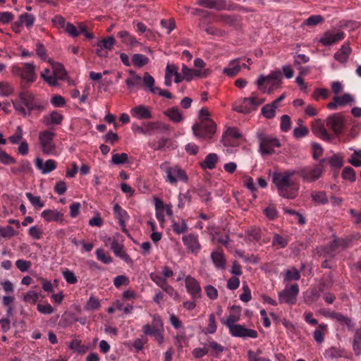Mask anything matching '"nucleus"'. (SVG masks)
I'll return each instance as SVG.
<instances>
[{"mask_svg": "<svg viewBox=\"0 0 361 361\" xmlns=\"http://www.w3.org/2000/svg\"><path fill=\"white\" fill-rule=\"evenodd\" d=\"M239 320V317H226L221 319V323L229 329L230 333L233 336L247 339L248 338H256L258 333L252 329H247L235 322Z\"/></svg>", "mask_w": 361, "mask_h": 361, "instance_id": "nucleus-1", "label": "nucleus"}, {"mask_svg": "<svg viewBox=\"0 0 361 361\" xmlns=\"http://www.w3.org/2000/svg\"><path fill=\"white\" fill-rule=\"evenodd\" d=\"M326 159H321L319 163L298 169V176L303 181L312 183L320 178L325 171Z\"/></svg>", "mask_w": 361, "mask_h": 361, "instance_id": "nucleus-2", "label": "nucleus"}, {"mask_svg": "<svg viewBox=\"0 0 361 361\" xmlns=\"http://www.w3.org/2000/svg\"><path fill=\"white\" fill-rule=\"evenodd\" d=\"M160 169L166 173V181L171 184H176L178 181L186 183L188 180L185 171L178 165L169 166L168 162H164L160 165Z\"/></svg>", "mask_w": 361, "mask_h": 361, "instance_id": "nucleus-3", "label": "nucleus"}, {"mask_svg": "<svg viewBox=\"0 0 361 361\" xmlns=\"http://www.w3.org/2000/svg\"><path fill=\"white\" fill-rule=\"evenodd\" d=\"M281 73L280 71L272 72L267 76L260 75L256 83L259 90L271 94L274 88L281 85Z\"/></svg>", "mask_w": 361, "mask_h": 361, "instance_id": "nucleus-4", "label": "nucleus"}, {"mask_svg": "<svg viewBox=\"0 0 361 361\" xmlns=\"http://www.w3.org/2000/svg\"><path fill=\"white\" fill-rule=\"evenodd\" d=\"M216 130V126L212 119L205 118L192 126L195 135L204 140L211 139L215 134Z\"/></svg>", "mask_w": 361, "mask_h": 361, "instance_id": "nucleus-5", "label": "nucleus"}, {"mask_svg": "<svg viewBox=\"0 0 361 361\" xmlns=\"http://www.w3.org/2000/svg\"><path fill=\"white\" fill-rule=\"evenodd\" d=\"M257 137L259 141V150L262 155L271 154L274 153V147L281 146L278 139L264 133H258Z\"/></svg>", "mask_w": 361, "mask_h": 361, "instance_id": "nucleus-6", "label": "nucleus"}, {"mask_svg": "<svg viewBox=\"0 0 361 361\" xmlns=\"http://www.w3.org/2000/svg\"><path fill=\"white\" fill-rule=\"evenodd\" d=\"M252 93L250 97L243 99L239 104H235L233 109L235 111L243 114H250L252 111L255 110L258 106L264 102V99H260L254 95Z\"/></svg>", "mask_w": 361, "mask_h": 361, "instance_id": "nucleus-7", "label": "nucleus"}, {"mask_svg": "<svg viewBox=\"0 0 361 361\" xmlns=\"http://www.w3.org/2000/svg\"><path fill=\"white\" fill-rule=\"evenodd\" d=\"M163 324L160 317L154 319L151 325L146 324L143 326V332L145 335L152 336L154 340L159 344L163 343L164 337L162 334Z\"/></svg>", "mask_w": 361, "mask_h": 361, "instance_id": "nucleus-8", "label": "nucleus"}, {"mask_svg": "<svg viewBox=\"0 0 361 361\" xmlns=\"http://www.w3.org/2000/svg\"><path fill=\"white\" fill-rule=\"evenodd\" d=\"M280 196L287 199H294L298 193L299 185L295 182H288L286 184L281 182H273Z\"/></svg>", "mask_w": 361, "mask_h": 361, "instance_id": "nucleus-9", "label": "nucleus"}, {"mask_svg": "<svg viewBox=\"0 0 361 361\" xmlns=\"http://www.w3.org/2000/svg\"><path fill=\"white\" fill-rule=\"evenodd\" d=\"M54 136L55 133L49 130L39 133V140L44 154H50L55 149V145L53 142Z\"/></svg>", "mask_w": 361, "mask_h": 361, "instance_id": "nucleus-10", "label": "nucleus"}, {"mask_svg": "<svg viewBox=\"0 0 361 361\" xmlns=\"http://www.w3.org/2000/svg\"><path fill=\"white\" fill-rule=\"evenodd\" d=\"M18 97L27 109L28 114L34 110H44V106L35 99V95L32 92L29 91L21 92Z\"/></svg>", "mask_w": 361, "mask_h": 361, "instance_id": "nucleus-11", "label": "nucleus"}, {"mask_svg": "<svg viewBox=\"0 0 361 361\" xmlns=\"http://www.w3.org/2000/svg\"><path fill=\"white\" fill-rule=\"evenodd\" d=\"M185 285L188 293L192 300L202 298V288L200 282L194 277L188 275L185 279Z\"/></svg>", "mask_w": 361, "mask_h": 361, "instance_id": "nucleus-12", "label": "nucleus"}, {"mask_svg": "<svg viewBox=\"0 0 361 361\" xmlns=\"http://www.w3.org/2000/svg\"><path fill=\"white\" fill-rule=\"evenodd\" d=\"M13 72L20 76L21 79L27 82H33L37 78L33 63H25L23 67H13Z\"/></svg>", "mask_w": 361, "mask_h": 361, "instance_id": "nucleus-13", "label": "nucleus"}, {"mask_svg": "<svg viewBox=\"0 0 361 361\" xmlns=\"http://www.w3.org/2000/svg\"><path fill=\"white\" fill-rule=\"evenodd\" d=\"M299 292L298 284L286 286L285 289L279 293V300L281 303L294 304L296 301V296Z\"/></svg>", "mask_w": 361, "mask_h": 361, "instance_id": "nucleus-14", "label": "nucleus"}, {"mask_svg": "<svg viewBox=\"0 0 361 361\" xmlns=\"http://www.w3.org/2000/svg\"><path fill=\"white\" fill-rule=\"evenodd\" d=\"M326 126L330 128L336 135H340L342 133L345 126L344 117L341 114H334L327 118Z\"/></svg>", "mask_w": 361, "mask_h": 361, "instance_id": "nucleus-15", "label": "nucleus"}, {"mask_svg": "<svg viewBox=\"0 0 361 361\" xmlns=\"http://www.w3.org/2000/svg\"><path fill=\"white\" fill-rule=\"evenodd\" d=\"M182 240L189 252L195 255H197L200 252L202 246L199 242L198 235L197 234L189 233L183 236Z\"/></svg>", "mask_w": 361, "mask_h": 361, "instance_id": "nucleus-16", "label": "nucleus"}, {"mask_svg": "<svg viewBox=\"0 0 361 361\" xmlns=\"http://www.w3.org/2000/svg\"><path fill=\"white\" fill-rule=\"evenodd\" d=\"M243 18L240 15L220 14L216 18V21L228 25L235 30H241L243 27Z\"/></svg>", "mask_w": 361, "mask_h": 361, "instance_id": "nucleus-17", "label": "nucleus"}, {"mask_svg": "<svg viewBox=\"0 0 361 361\" xmlns=\"http://www.w3.org/2000/svg\"><path fill=\"white\" fill-rule=\"evenodd\" d=\"M345 34L343 32H336L328 30L325 32L320 39L319 42L324 46H330L337 42L343 39Z\"/></svg>", "mask_w": 361, "mask_h": 361, "instance_id": "nucleus-18", "label": "nucleus"}, {"mask_svg": "<svg viewBox=\"0 0 361 361\" xmlns=\"http://www.w3.org/2000/svg\"><path fill=\"white\" fill-rule=\"evenodd\" d=\"M196 4L202 7L217 11L232 9L230 7H227L226 0H198Z\"/></svg>", "mask_w": 361, "mask_h": 361, "instance_id": "nucleus-19", "label": "nucleus"}, {"mask_svg": "<svg viewBox=\"0 0 361 361\" xmlns=\"http://www.w3.org/2000/svg\"><path fill=\"white\" fill-rule=\"evenodd\" d=\"M311 130L316 136L324 140L330 141L332 139V136L327 132L324 123L319 119L312 122Z\"/></svg>", "mask_w": 361, "mask_h": 361, "instance_id": "nucleus-20", "label": "nucleus"}, {"mask_svg": "<svg viewBox=\"0 0 361 361\" xmlns=\"http://www.w3.org/2000/svg\"><path fill=\"white\" fill-rule=\"evenodd\" d=\"M110 248L116 257H120L126 263L130 264L133 262L131 257L123 250V245L118 240L113 239Z\"/></svg>", "mask_w": 361, "mask_h": 361, "instance_id": "nucleus-21", "label": "nucleus"}, {"mask_svg": "<svg viewBox=\"0 0 361 361\" xmlns=\"http://www.w3.org/2000/svg\"><path fill=\"white\" fill-rule=\"evenodd\" d=\"M130 114L137 119H149L152 118L150 108L145 105H138L131 109Z\"/></svg>", "mask_w": 361, "mask_h": 361, "instance_id": "nucleus-22", "label": "nucleus"}, {"mask_svg": "<svg viewBox=\"0 0 361 361\" xmlns=\"http://www.w3.org/2000/svg\"><path fill=\"white\" fill-rule=\"evenodd\" d=\"M41 216L47 222H57L62 224L63 221V214L55 209H46L41 213Z\"/></svg>", "mask_w": 361, "mask_h": 361, "instance_id": "nucleus-23", "label": "nucleus"}, {"mask_svg": "<svg viewBox=\"0 0 361 361\" xmlns=\"http://www.w3.org/2000/svg\"><path fill=\"white\" fill-rule=\"evenodd\" d=\"M11 172L16 176H23L31 173L32 169L30 161L27 159H23L20 161L18 166L11 167Z\"/></svg>", "mask_w": 361, "mask_h": 361, "instance_id": "nucleus-24", "label": "nucleus"}, {"mask_svg": "<svg viewBox=\"0 0 361 361\" xmlns=\"http://www.w3.org/2000/svg\"><path fill=\"white\" fill-rule=\"evenodd\" d=\"M35 165L43 174L49 173L56 168V162L54 159H48L45 163H43L42 159L37 158Z\"/></svg>", "mask_w": 361, "mask_h": 361, "instance_id": "nucleus-25", "label": "nucleus"}, {"mask_svg": "<svg viewBox=\"0 0 361 361\" xmlns=\"http://www.w3.org/2000/svg\"><path fill=\"white\" fill-rule=\"evenodd\" d=\"M294 175H298V170H287L283 173H274L273 182H281V183L286 184L290 180L291 177Z\"/></svg>", "mask_w": 361, "mask_h": 361, "instance_id": "nucleus-26", "label": "nucleus"}, {"mask_svg": "<svg viewBox=\"0 0 361 361\" xmlns=\"http://www.w3.org/2000/svg\"><path fill=\"white\" fill-rule=\"evenodd\" d=\"M324 357L327 360H334L340 357H348L345 350L338 347L326 348L324 352Z\"/></svg>", "mask_w": 361, "mask_h": 361, "instance_id": "nucleus-27", "label": "nucleus"}, {"mask_svg": "<svg viewBox=\"0 0 361 361\" xmlns=\"http://www.w3.org/2000/svg\"><path fill=\"white\" fill-rule=\"evenodd\" d=\"M63 116L60 113L54 111L50 114L44 116L42 122L45 126H50L53 124L59 125L61 123Z\"/></svg>", "mask_w": 361, "mask_h": 361, "instance_id": "nucleus-28", "label": "nucleus"}, {"mask_svg": "<svg viewBox=\"0 0 361 361\" xmlns=\"http://www.w3.org/2000/svg\"><path fill=\"white\" fill-rule=\"evenodd\" d=\"M211 259L216 268L224 270L226 259L222 251H214L211 253Z\"/></svg>", "mask_w": 361, "mask_h": 361, "instance_id": "nucleus-29", "label": "nucleus"}, {"mask_svg": "<svg viewBox=\"0 0 361 361\" xmlns=\"http://www.w3.org/2000/svg\"><path fill=\"white\" fill-rule=\"evenodd\" d=\"M219 157L215 153H209L207 154L203 161L200 163V166L203 169L212 170L216 167V164L218 162Z\"/></svg>", "mask_w": 361, "mask_h": 361, "instance_id": "nucleus-30", "label": "nucleus"}, {"mask_svg": "<svg viewBox=\"0 0 361 361\" xmlns=\"http://www.w3.org/2000/svg\"><path fill=\"white\" fill-rule=\"evenodd\" d=\"M350 53L351 48L349 44H345L342 45L339 51L334 54V59L341 63H344L347 61Z\"/></svg>", "mask_w": 361, "mask_h": 361, "instance_id": "nucleus-31", "label": "nucleus"}, {"mask_svg": "<svg viewBox=\"0 0 361 361\" xmlns=\"http://www.w3.org/2000/svg\"><path fill=\"white\" fill-rule=\"evenodd\" d=\"M118 37L121 39L123 43L128 46L135 47L140 44L136 38L134 36L130 35V33L126 30H121L118 32Z\"/></svg>", "mask_w": 361, "mask_h": 361, "instance_id": "nucleus-32", "label": "nucleus"}, {"mask_svg": "<svg viewBox=\"0 0 361 361\" xmlns=\"http://www.w3.org/2000/svg\"><path fill=\"white\" fill-rule=\"evenodd\" d=\"M240 59H235L229 63L230 67L225 68L223 73L230 77L236 75L240 71L241 66L239 65Z\"/></svg>", "mask_w": 361, "mask_h": 361, "instance_id": "nucleus-33", "label": "nucleus"}, {"mask_svg": "<svg viewBox=\"0 0 361 361\" xmlns=\"http://www.w3.org/2000/svg\"><path fill=\"white\" fill-rule=\"evenodd\" d=\"M164 114L174 123H180L183 120V116L178 107L173 106L166 109Z\"/></svg>", "mask_w": 361, "mask_h": 361, "instance_id": "nucleus-34", "label": "nucleus"}, {"mask_svg": "<svg viewBox=\"0 0 361 361\" xmlns=\"http://www.w3.org/2000/svg\"><path fill=\"white\" fill-rule=\"evenodd\" d=\"M338 248V243H337L336 237H335L334 239L324 248L323 250L324 252V256L329 257L331 258L334 257Z\"/></svg>", "mask_w": 361, "mask_h": 361, "instance_id": "nucleus-35", "label": "nucleus"}, {"mask_svg": "<svg viewBox=\"0 0 361 361\" xmlns=\"http://www.w3.org/2000/svg\"><path fill=\"white\" fill-rule=\"evenodd\" d=\"M171 227L176 234L184 233L188 231V224L185 219H181L180 221H173Z\"/></svg>", "mask_w": 361, "mask_h": 361, "instance_id": "nucleus-36", "label": "nucleus"}, {"mask_svg": "<svg viewBox=\"0 0 361 361\" xmlns=\"http://www.w3.org/2000/svg\"><path fill=\"white\" fill-rule=\"evenodd\" d=\"M157 129L166 130L168 129V126L158 121L147 122V123H145V130L146 132V135L151 134L152 131Z\"/></svg>", "mask_w": 361, "mask_h": 361, "instance_id": "nucleus-37", "label": "nucleus"}, {"mask_svg": "<svg viewBox=\"0 0 361 361\" xmlns=\"http://www.w3.org/2000/svg\"><path fill=\"white\" fill-rule=\"evenodd\" d=\"M132 62L137 68H141L149 63V59L141 54H135L132 56Z\"/></svg>", "mask_w": 361, "mask_h": 361, "instance_id": "nucleus-38", "label": "nucleus"}, {"mask_svg": "<svg viewBox=\"0 0 361 361\" xmlns=\"http://www.w3.org/2000/svg\"><path fill=\"white\" fill-rule=\"evenodd\" d=\"M115 44V39L113 36H109L106 38L102 39L97 44V47L104 48L106 51L113 49Z\"/></svg>", "mask_w": 361, "mask_h": 361, "instance_id": "nucleus-39", "label": "nucleus"}, {"mask_svg": "<svg viewBox=\"0 0 361 361\" xmlns=\"http://www.w3.org/2000/svg\"><path fill=\"white\" fill-rule=\"evenodd\" d=\"M300 279V274L295 267L291 269H287L284 272L285 281H298Z\"/></svg>", "mask_w": 361, "mask_h": 361, "instance_id": "nucleus-40", "label": "nucleus"}, {"mask_svg": "<svg viewBox=\"0 0 361 361\" xmlns=\"http://www.w3.org/2000/svg\"><path fill=\"white\" fill-rule=\"evenodd\" d=\"M95 253L97 259L104 264H108L113 262V258L111 257V255L106 252L103 249H97Z\"/></svg>", "mask_w": 361, "mask_h": 361, "instance_id": "nucleus-41", "label": "nucleus"}, {"mask_svg": "<svg viewBox=\"0 0 361 361\" xmlns=\"http://www.w3.org/2000/svg\"><path fill=\"white\" fill-rule=\"evenodd\" d=\"M334 100L338 103L339 106H345L354 102L353 97L350 94H344L342 96H335Z\"/></svg>", "mask_w": 361, "mask_h": 361, "instance_id": "nucleus-42", "label": "nucleus"}, {"mask_svg": "<svg viewBox=\"0 0 361 361\" xmlns=\"http://www.w3.org/2000/svg\"><path fill=\"white\" fill-rule=\"evenodd\" d=\"M26 197L36 209H39L44 207V203L42 201L39 196H35L31 192H27Z\"/></svg>", "mask_w": 361, "mask_h": 361, "instance_id": "nucleus-43", "label": "nucleus"}, {"mask_svg": "<svg viewBox=\"0 0 361 361\" xmlns=\"http://www.w3.org/2000/svg\"><path fill=\"white\" fill-rule=\"evenodd\" d=\"M341 176L344 180H349L351 183L355 182L356 180L355 171L350 166H346L343 169Z\"/></svg>", "mask_w": 361, "mask_h": 361, "instance_id": "nucleus-44", "label": "nucleus"}, {"mask_svg": "<svg viewBox=\"0 0 361 361\" xmlns=\"http://www.w3.org/2000/svg\"><path fill=\"white\" fill-rule=\"evenodd\" d=\"M143 83L146 87L149 88L151 92L156 93V90L157 87H154V79L151 75H149L148 72H146L144 74Z\"/></svg>", "mask_w": 361, "mask_h": 361, "instance_id": "nucleus-45", "label": "nucleus"}, {"mask_svg": "<svg viewBox=\"0 0 361 361\" xmlns=\"http://www.w3.org/2000/svg\"><path fill=\"white\" fill-rule=\"evenodd\" d=\"M53 73L59 80H64L67 75L64 66L60 63L53 65Z\"/></svg>", "mask_w": 361, "mask_h": 361, "instance_id": "nucleus-46", "label": "nucleus"}, {"mask_svg": "<svg viewBox=\"0 0 361 361\" xmlns=\"http://www.w3.org/2000/svg\"><path fill=\"white\" fill-rule=\"evenodd\" d=\"M272 246L276 248H283L287 246L288 240L278 233H275L273 236Z\"/></svg>", "mask_w": 361, "mask_h": 361, "instance_id": "nucleus-47", "label": "nucleus"}, {"mask_svg": "<svg viewBox=\"0 0 361 361\" xmlns=\"http://www.w3.org/2000/svg\"><path fill=\"white\" fill-rule=\"evenodd\" d=\"M82 341L79 339H73L69 344V348L75 350L79 353H84L88 349L86 346L82 345Z\"/></svg>", "mask_w": 361, "mask_h": 361, "instance_id": "nucleus-48", "label": "nucleus"}, {"mask_svg": "<svg viewBox=\"0 0 361 361\" xmlns=\"http://www.w3.org/2000/svg\"><path fill=\"white\" fill-rule=\"evenodd\" d=\"M206 344V346L209 348L212 354H219L225 350V348L213 340H209Z\"/></svg>", "mask_w": 361, "mask_h": 361, "instance_id": "nucleus-49", "label": "nucleus"}, {"mask_svg": "<svg viewBox=\"0 0 361 361\" xmlns=\"http://www.w3.org/2000/svg\"><path fill=\"white\" fill-rule=\"evenodd\" d=\"M326 329V326L320 324L319 327L314 329L313 332V337L315 341L321 343L324 341V331Z\"/></svg>", "mask_w": 361, "mask_h": 361, "instance_id": "nucleus-50", "label": "nucleus"}, {"mask_svg": "<svg viewBox=\"0 0 361 361\" xmlns=\"http://www.w3.org/2000/svg\"><path fill=\"white\" fill-rule=\"evenodd\" d=\"M19 19L22 22L23 25H25L27 27H30L35 23V16L32 14L28 13H24L19 16Z\"/></svg>", "mask_w": 361, "mask_h": 361, "instance_id": "nucleus-51", "label": "nucleus"}, {"mask_svg": "<svg viewBox=\"0 0 361 361\" xmlns=\"http://www.w3.org/2000/svg\"><path fill=\"white\" fill-rule=\"evenodd\" d=\"M332 168L341 169L343 165V158L337 154H334L329 159H326Z\"/></svg>", "mask_w": 361, "mask_h": 361, "instance_id": "nucleus-52", "label": "nucleus"}, {"mask_svg": "<svg viewBox=\"0 0 361 361\" xmlns=\"http://www.w3.org/2000/svg\"><path fill=\"white\" fill-rule=\"evenodd\" d=\"M113 164L119 165L128 162V155L126 153L114 154L111 157Z\"/></svg>", "mask_w": 361, "mask_h": 361, "instance_id": "nucleus-53", "label": "nucleus"}, {"mask_svg": "<svg viewBox=\"0 0 361 361\" xmlns=\"http://www.w3.org/2000/svg\"><path fill=\"white\" fill-rule=\"evenodd\" d=\"M262 114L268 119L273 118L276 115V109L274 106L269 104L264 105L262 108Z\"/></svg>", "mask_w": 361, "mask_h": 361, "instance_id": "nucleus-54", "label": "nucleus"}, {"mask_svg": "<svg viewBox=\"0 0 361 361\" xmlns=\"http://www.w3.org/2000/svg\"><path fill=\"white\" fill-rule=\"evenodd\" d=\"M312 198L313 201L319 204H325L328 202V197L324 191L313 192Z\"/></svg>", "mask_w": 361, "mask_h": 361, "instance_id": "nucleus-55", "label": "nucleus"}, {"mask_svg": "<svg viewBox=\"0 0 361 361\" xmlns=\"http://www.w3.org/2000/svg\"><path fill=\"white\" fill-rule=\"evenodd\" d=\"M100 307V301L94 296H91L87 302L85 309L87 310H96Z\"/></svg>", "mask_w": 361, "mask_h": 361, "instance_id": "nucleus-56", "label": "nucleus"}, {"mask_svg": "<svg viewBox=\"0 0 361 361\" xmlns=\"http://www.w3.org/2000/svg\"><path fill=\"white\" fill-rule=\"evenodd\" d=\"M324 18L320 15H314L309 17L305 24L309 26H314L324 22Z\"/></svg>", "mask_w": 361, "mask_h": 361, "instance_id": "nucleus-57", "label": "nucleus"}, {"mask_svg": "<svg viewBox=\"0 0 361 361\" xmlns=\"http://www.w3.org/2000/svg\"><path fill=\"white\" fill-rule=\"evenodd\" d=\"M117 310L123 311L124 314H130L133 310V306L128 303H125L120 300H117L115 303Z\"/></svg>", "mask_w": 361, "mask_h": 361, "instance_id": "nucleus-58", "label": "nucleus"}, {"mask_svg": "<svg viewBox=\"0 0 361 361\" xmlns=\"http://www.w3.org/2000/svg\"><path fill=\"white\" fill-rule=\"evenodd\" d=\"M0 162L5 165L15 164L16 159L4 150H0Z\"/></svg>", "mask_w": 361, "mask_h": 361, "instance_id": "nucleus-59", "label": "nucleus"}, {"mask_svg": "<svg viewBox=\"0 0 361 361\" xmlns=\"http://www.w3.org/2000/svg\"><path fill=\"white\" fill-rule=\"evenodd\" d=\"M348 162L355 167L361 166V151H355L348 159Z\"/></svg>", "mask_w": 361, "mask_h": 361, "instance_id": "nucleus-60", "label": "nucleus"}, {"mask_svg": "<svg viewBox=\"0 0 361 361\" xmlns=\"http://www.w3.org/2000/svg\"><path fill=\"white\" fill-rule=\"evenodd\" d=\"M207 296L210 300H216L218 298L217 289L212 285H207L204 288Z\"/></svg>", "mask_w": 361, "mask_h": 361, "instance_id": "nucleus-61", "label": "nucleus"}, {"mask_svg": "<svg viewBox=\"0 0 361 361\" xmlns=\"http://www.w3.org/2000/svg\"><path fill=\"white\" fill-rule=\"evenodd\" d=\"M13 105L16 111H18L20 115L25 117L27 115V111L25 108L23 102H21L20 99L13 101Z\"/></svg>", "mask_w": 361, "mask_h": 361, "instance_id": "nucleus-62", "label": "nucleus"}, {"mask_svg": "<svg viewBox=\"0 0 361 361\" xmlns=\"http://www.w3.org/2000/svg\"><path fill=\"white\" fill-rule=\"evenodd\" d=\"M264 212L269 220H274L278 217V211L274 205H270L265 208Z\"/></svg>", "mask_w": 361, "mask_h": 361, "instance_id": "nucleus-63", "label": "nucleus"}, {"mask_svg": "<svg viewBox=\"0 0 361 361\" xmlns=\"http://www.w3.org/2000/svg\"><path fill=\"white\" fill-rule=\"evenodd\" d=\"M166 294H168L170 297L173 298L175 300L179 301L180 298L178 292L169 283L165 285L163 288H161Z\"/></svg>", "mask_w": 361, "mask_h": 361, "instance_id": "nucleus-64", "label": "nucleus"}]
</instances>
